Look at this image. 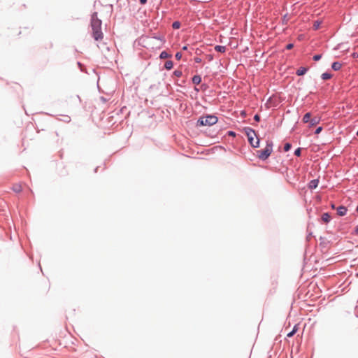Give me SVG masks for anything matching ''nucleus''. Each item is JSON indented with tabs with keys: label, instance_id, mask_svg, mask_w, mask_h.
Listing matches in <instances>:
<instances>
[{
	"label": "nucleus",
	"instance_id": "f257e3e1",
	"mask_svg": "<svg viewBox=\"0 0 358 358\" xmlns=\"http://www.w3.org/2000/svg\"><path fill=\"white\" fill-rule=\"evenodd\" d=\"M102 21L98 17V13L94 12L91 15L90 26L92 29V36L96 41H101L103 38V34L101 30Z\"/></svg>",
	"mask_w": 358,
	"mask_h": 358
},
{
	"label": "nucleus",
	"instance_id": "f03ea898",
	"mask_svg": "<svg viewBox=\"0 0 358 358\" xmlns=\"http://www.w3.org/2000/svg\"><path fill=\"white\" fill-rule=\"evenodd\" d=\"M243 131L246 135L248 141L251 147L257 148L260 146V138L258 137L257 132L254 129L250 127H245L243 129Z\"/></svg>",
	"mask_w": 358,
	"mask_h": 358
},
{
	"label": "nucleus",
	"instance_id": "7ed1b4c3",
	"mask_svg": "<svg viewBox=\"0 0 358 358\" xmlns=\"http://www.w3.org/2000/svg\"><path fill=\"white\" fill-rule=\"evenodd\" d=\"M218 122V117L214 114H206L200 116L196 122V127L213 126Z\"/></svg>",
	"mask_w": 358,
	"mask_h": 358
},
{
	"label": "nucleus",
	"instance_id": "20e7f679",
	"mask_svg": "<svg viewBox=\"0 0 358 358\" xmlns=\"http://www.w3.org/2000/svg\"><path fill=\"white\" fill-rule=\"evenodd\" d=\"M266 143V145L264 149L257 151V156L262 161H266V159H268L273 152V141L271 140L268 139Z\"/></svg>",
	"mask_w": 358,
	"mask_h": 358
},
{
	"label": "nucleus",
	"instance_id": "39448f33",
	"mask_svg": "<svg viewBox=\"0 0 358 358\" xmlns=\"http://www.w3.org/2000/svg\"><path fill=\"white\" fill-rule=\"evenodd\" d=\"M321 121V117L319 116H315L313 117H311L309 123H308V127L312 128L317 124H318Z\"/></svg>",
	"mask_w": 358,
	"mask_h": 358
},
{
	"label": "nucleus",
	"instance_id": "423d86ee",
	"mask_svg": "<svg viewBox=\"0 0 358 358\" xmlns=\"http://www.w3.org/2000/svg\"><path fill=\"white\" fill-rule=\"evenodd\" d=\"M319 182H320L319 178H316V179H313V180H310V182H308V187L311 190L315 189L317 187V186L319 185Z\"/></svg>",
	"mask_w": 358,
	"mask_h": 358
},
{
	"label": "nucleus",
	"instance_id": "0eeeda50",
	"mask_svg": "<svg viewBox=\"0 0 358 358\" xmlns=\"http://www.w3.org/2000/svg\"><path fill=\"white\" fill-rule=\"evenodd\" d=\"M309 70L308 66H301L296 71V75L298 76H304Z\"/></svg>",
	"mask_w": 358,
	"mask_h": 358
},
{
	"label": "nucleus",
	"instance_id": "6e6552de",
	"mask_svg": "<svg viewBox=\"0 0 358 358\" xmlns=\"http://www.w3.org/2000/svg\"><path fill=\"white\" fill-rule=\"evenodd\" d=\"M336 210L338 215L341 217L345 215L348 212L347 207L343 205L339 206Z\"/></svg>",
	"mask_w": 358,
	"mask_h": 358
},
{
	"label": "nucleus",
	"instance_id": "1a4fd4ad",
	"mask_svg": "<svg viewBox=\"0 0 358 358\" xmlns=\"http://www.w3.org/2000/svg\"><path fill=\"white\" fill-rule=\"evenodd\" d=\"M331 216L329 213H324L321 216V221L325 224L330 222Z\"/></svg>",
	"mask_w": 358,
	"mask_h": 358
},
{
	"label": "nucleus",
	"instance_id": "9d476101",
	"mask_svg": "<svg viewBox=\"0 0 358 358\" xmlns=\"http://www.w3.org/2000/svg\"><path fill=\"white\" fill-rule=\"evenodd\" d=\"M342 67V64L340 62L336 61L331 63V68L333 71H338Z\"/></svg>",
	"mask_w": 358,
	"mask_h": 358
},
{
	"label": "nucleus",
	"instance_id": "9b49d317",
	"mask_svg": "<svg viewBox=\"0 0 358 358\" xmlns=\"http://www.w3.org/2000/svg\"><path fill=\"white\" fill-rule=\"evenodd\" d=\"M320 77L322 80H327L332 78L333 74L329 71H327L324 73H322Z\"/></svg>",
	"mask_w": 358,
	"mask_h": 358
},
{
	"label": "nucleus",
	"instance_id": "f8f14e48",
	"mask_svg": "<svg viewBox=\"0 0 358 358\" xmlns=\"http://www.w3.org/2000/svg\"><path fill=\"white\" fill-rule=\"evenodd\" d=\"M151 38H154V39H156V40L160 41L161 43H162V45H163L166 42V38L162 35H159V34H153L152 35Z\"/></svg>",
	"mask_w": 358,
	"mask_h": 358
},
{
	"label": "nucleus",
	"instance_id": "ddd939ff",
	"mask_svg": "<svg viewBox=\"0 0 358 358\" xmlns=\"http://www.w3.org/2000/svg\"><path fill=\"white\" fill-rule=\"evenodd\" d=\"M192 81L194 85H199L202 81V78L200 75L196 74L192 78Z\"/></svg>",
	"mask_w": 358,
	"mask_h": 358
},
{
	"label": "nucleus",
	"instance_id": "4468645a",
	"mask_svg": "<svg viewBox=\"0 0 358 358\" xmlns=\"http://www.w3.org/2000/svg\"><path fill=\"white\" fill-rule=\"evenodd\" d=\"M172 57V55L171 53H169L166 50H163L160 54H159V58L160 59H166V58H171Z\"/></svg>",
	"mask_w": 358,
	"mask_h": 358
},
{
	"label": "nucleus",
	"instance_id": "2eb2a0df",
	"mask_svg": "<svg viewBox=\"0 0 358 358\" xmlns=\"http://www.w3.org/2000/svg\"><path fill=\"white\" fill-rule=\"evenodd\" d=\"M312 117V113L310 112H307L304 114V115L302 117V122L303 123H309L310 119Z\"/></svg>",
	"mask_w": 358,
	"mask_h": 358
},
{
	"label": "nucleus",
	"instance_id": "dca6fc26",
	"mask_svg": "<svg viewBox=\"0 0 358 358\" xmlns=\"http://www.w3.org/2000/svg\"><path fill=\"white\" fill-rule=\"evenodd\" d=\"M214 49L216 52H220V53H224L227 50V48L226 46L224 45H216L215 47H214Z\"/></svg>",
	"mask_w": 358,
	"mask_h": 358
},
{
	"label": "nucleus",
	"instance_id": "f3484780",
	"mask_svg": "<svg viewBox=\"0 0 358 358\" xmlns=\"http://www.w3.org/2000/svg\"><path fill=\"white\" fill-rule=\"evenodd\" d=\"M173 62L172 60H168L164 63V68L166 70L169 71L173 68Z\"/></svg>",
	"mask_w": 358,
	"mask_h": 358
},
{
	"label": "nucleus",
	"instance_id": "a211bd4d",
	"mask_svg": "<svg viewBox=\"0 0 358 358\" xmlns=\"http://www.w3.org/2000/svg\"><path fill=\"white\" fill-rule=\"evenodd\" d=\"M320 245L322 248H327V245L329 243V241H327V239L323 236L320 237Z\"/></svg>",
	"mask_w": 358,
	"mask_h": 358
},
{
	"label": "nucleus",
	"instance_id": "6ab92c4d",
	"mask_svg": "<svg viewBox=\"0 0 358 358\" xmlns=\"http://www.w3.org/2000/svg\"><path fill=\"white\" fill-rule=\"evenodd\" d=\"M298 324H295L294 327L292 328V331H290L287 334V336L289 338L292 337L298 331Z\"/></svg>",
	"mask_w": 358,
	"mask_h": 358
},
{
	"label": "nucleus",
	"instance_id": "aec40b11",
	"mask_svg": "<svg viewBox=\"0 0 358 358\" xmlns=\"http://www.w3.org/2000/svg\"><path fill=\"white\" fill-rule=\"evenodd\" d=\"M12 189H13V192H15L16 193H20V192H22V186L20 184H15L13 186Z\"/></svg>",
	"mask_w": 358,
	"mask_h": 358
},
{
	"label": "nucleus",
	"instance_id": "412c9836",
	"mask_svg": "<svg viewBox=\"0 0 358 358\" xmlns=\"http://www.w3.org/2000/svg\"><path fill=\"white\" fill-rule=\"evenodd\" d=\"M60 116H62L63 118L62 119H59L58 118L59 120L60 121H62L64 122H66V123H69L71 122V117L69 116V115H60Z\"/></svg>",
	"mask_w": 358,
	"mask_h": 358
},
{
	"label": "nucleus",
	"instance_id": "4be33fe9",
	"mask_svg": "<svg viewBox=\"0 0 358 358\" xmlns=\"http://www.w3.org/2000/svg\"><path fill=\"white\" fill-rule=\"evenodd\" d=\"M321 24H322L321 20H315L313 23V29L318 30L320 28Z\"/></svg>",
	"mask_w": 358,
	"mask_h": 358
},
{
	"label": "nucleus",
	"instance_id": "5701e85b",
	"mask_svg": "<svg viewBox=\"0 0 358 358\" xmlns=\"http://www.w3.org/2000/svg\"><path fill=\"white\" fill-rule=\"evenodd\" d=\"M180 27H181V23L180 21L176 20V21L173 22L172 28L173 29H178L180 28Z\"/></svg>",
	"mask_w": 358,
	"mask_h": 358
},
{
	"label": "nucleus",
	"instance_id": "b1692460",
	"mask_svg": "<svg viewBox=\"0 0 358 358\" xmlns=\"http://www.w3.org/2000/svg\"><path fill=\"white\" fill-rule=\"evenodd\" d=\"M77 65L80 71L87 73L86 68L83 64H82L80 62H77Z\"/></svg>",
	"mask_w": 358,
	"mask_h": 358
},
{
	"label": "nucleus",
	"instance_id": "393cba45",
	"mask_svg": "<svg viewBox=\"0 0 358 358\" xmlns=\"http://www.w3.org/2000/svg\"><path fill=\"white\" fill-rule=\"evenodd\" d=\"M292 145L289 142H287L284 144L283 150L285 152H288L291 150Z\"/></svg>",
	"mask_w": 358,
	"mask_h": 358
},
{
	"label": "nucleus",
	"instance_id": "a878e982",
	"mask_svg": "<svg viewBox=\"0 0 358 358\" xmlns=\"http://www.w3.org/2000/svg\"><path fill=\"white\" fill-rule=\"evenodd\" d=\"M287 16H288V13H285V14L282 16V19H281V24H282V25H286V24H287V22H288V18H287Z\"/></svg>",
	"mask_w": 358,
	"mask_h": 358
},
{
	"label": "nucleus",
	"instance_id": "bb28decb",
	"mask_svg": "<svg viewBox=\"0 0 358 358\" xmlns=\"http://www.w3.org/2000/svg\"><path fill=\"white\" fill-rule=\"evenodd\" d=\"M182 76V72L181 70L176 69L173 72L172 76L181 77Z\"/></svg>",
	"mask_w": 358,
	"mask_h": 358
},
{
	"label": "nucleus",
	"instance_id": "cd10ccee",
	"mask_svg": "<svg viewBox=\"0 0 358 358\" xmlns=\"http://www.w3.org/2000/svg\"><path fill=\"white\" fill-rule=\"evenodd\" d=\"M294 155L296 157H301V148H297L296 149H295V150L294 152Z\"/></svg>",
	"mask_w": 358,
	"mask_h": 358
},
{
	"label": "nucleus",
	"instance_id": "c85d7f7f",
	"mask_svg": "<svg viewBox=\"0 0 358 358\" xmlns=\"http://www.w3.org/2000/svg\"><path fill=\"white\" fill-rule=\"evenodd\" d=\"M322 55L321 54H316L313 57V59L315 62H318L321 59Z\"/></svg>",
	"mask_w": 358,
	"mask_h": 358
},
{
	"label": "nucleus",
	"instance_id": "c756f323",
	"mask_svg": "<svg viewBox=\"0 0 358 358\" xmlns=\"http://www.w3.org/2000/svg\"><path fill=\"white\" fill-rule=\"evenodd\" d=\"M227 136H231V137H236V133L234 131H231V130H229L227 132Z\"/></svg>",
	"mask_w": 358,
	"mask_h": 358
},
{
	"label": "nucleus",
	"instance_id": "7c9ffc66",
	"mask_svg": "<svg viewBox=\"0 0 358 358\" xmlns=\"http://www.w3.org/2000/svg\"><path fill=\"white\" fill-rule=\"evenodd\" d=\"M322 130H323V127H321V126L317 127L315 129V130L314 131V134L317 135V134H320Z\"/></svg>",
	"mask_w": 358,
	"mask_h": 358
},
{
	"label": "nucleus",
	"instance_id": "2f4dec72",
	"mask_svg": "<svg viewBox=\"0 0 358 358\" xmlns=\"http://www.w3.org/2000/svg\"><path fill=\"white\" fill-rule=\"evenodd\" d=\"M294 45L292 43H287L285 46V50H289L294 48Z\"/></svg>",
	"mask_w": 358,
	"mask_h": 358
},
{
	"label": "nucleus",
	"instance_id": "473e14b6",
	"mask_svg": "<svg viewBox=\"0 0 358 358\" xmlns=\"http://www.w3.org/2000/svg\"><path fill=\"white\" fill-rule=\"evenodd\" d=\"M271 99H272L271 97H269L266 103H265V108H267V109L270 108V107H271V103H270L271 101Z\"/></svg>",
	"mask_w": 358,
	"mask_h": 358
},
{
	"label": "nucleus",
	"instance_id": "72a5a7b5",
	"mask_svg": "<svg viewBox=\"0 0 358 358\" xmlns=\"http://www.w3.org/2000/svg\"><path fill=\"white\" fill-rule=\"evenodd\" d=\"M182 53L180 52H177L175 55V58L177 59V60H180L181 58H182Z\"/></svg>",
	"mask_w": 358,
	"mask_h": 358
},
{
	"label": "nucleus",
	"instance_id": "f704fd0d",
	"mask_svg": "<svg viewBox=\"0 0 358 358\" xmlns=\"http://www.w3.org/2000/svg\"><path fill=\"white\" fill-rule=\"evenodd\" d=\"M253 119L256 122H259L261 120V117L258 113H257L254 115Z\"/></svg>",
	"mask_w": 358,
	"mask_h": 358
},
{
	"label": "nucleus",
	"instance_id": "c9c22d12",
	"mask_svg": "<svg viewBox=\"0 0 358 358\" xmlns=\"http://www.w3.org/2000/svg\"><path fill=\"white\" fill-rule=\"evenodd\" d=\"M206 57L208 62H212L214 59V55L213 54H208Z\"/></svg>",
	"mask_w": 358,
	"mask_h": 358
},
{
	"label": "nucleus",
	"instance_id": "e433bc0d",
	"mask_svg": "<svg viewBox=\"0 0 358 358\" xmlns=\"http://www.w3.org/2000/svg\"><path fill=\"white\" fill-rule=\"evenodd\" d=\"M343 45V43H338V45H337L334 48V50H340V49H341V48H342Z\"/></svg>",
	"mask_w": 358,
	"mask_h": 358
},
{
	"label": "nucleus",
	"instance_id": "4c0bfd02",
	"mask_svg": "<svg viewBox=\"0 0 358 358\" xmlns=\"http://www.w3.org/2000/svg\"><path fill=\"white\" fill-rule=\"evenodd\" d=\"M241 115L243 117L247 116V112L245 110L241 111Z\"/></svg>",
	"mask_w": 358,
	"mask_h": 358
},
{
	"label": "nucleus",
	"instance_id": "58836bf2",
	"mask_svg": "<svg viewBox=\"0 0 358 358\" xmlns=\"http://www.w3.org/2000/svg\"><path fill=\"white\" fill-rule=\"evenodd\" d=\"M194 60L196 63H201L202 61L200 57H194Z\"/></svg>",
	"mask_w": 358,
	"mask_h": 358
},
{
	"label": "nucleus",
	"instance_id": "ea45409f",
	"mask_svg": "<svg viewBox=\"0 0 358 358\" xmlns=\"http://www.w3.org/2000/svg\"><path fill=\"white\" fill-rule=\"evenodd\" d=\"M147 2H148V0H139V3L141 5H145L147 3Z\"/></svg>",
	"mask_w": 358,
	"mask_h": 358
},
{
	"label": "nucleus",
	"instance_id": "a19ab883",
	"mask_svg": "<svg viewBox=\"0 0 358 358\" xmlns=\"http://www.w3.org/2000/svg\"><path fill=\"white\" fill-rule=\"evenodd\" d=\"M311 236H313V232H311V231H310V232H309V233H308V234L307 235V237H306L307 240H308V241H309V240H310V238Z\"/></svg>",
	"mask_w": 358,
	"mask_h": 358
},
{
	"label": "nucleus",
	"instance_id": "79ce46f5",
	"mask_svg": "<svg viewBox=\"0 0 358 358\" xmlns=\"http://www.w3.org/2000/svg\"><path fill=\"white\" fill-rule=\"evenodd\" d=\"M182 50H188V45H185L182 46Z\"/></svg>",
	"mask_w": 358,
	"mask_h": 358
},
{
	"label": "nucleus",
	"instance_id": "37998d69",
	"mask_svg": "<svg viewBox=\"0 0 358 358\" xmlns=\"http://www.w3.org/2000/svg\"><path fill=\"white\" fill-rule=\"evenodd\" d=\"M354 232L355 234H358V226H357L355 229H354Z\"/></svg>",
	"mask_w": 358,
	"mask_h": 358
},
{
	"label": "nucleus",
	"instance_id": "c03bdc74",
	"mask_svg": "<svg viewBox=\"0 0 358 358\" xmlns=\"http://www.w3.org/2000/svg\"><path fill=\"white\" fill-rule=\"evenodd\" d=\"M331 207L332 209H335L336 208V206H335L334 203H331Z\"/></svg>",
	"mask_w": 358,
	"mask_h": 358
},
{
	"label": "nucleus",
	"instance_id": "a18cd8bd",
	"mask_svg": "<svg viewBox=\"0 0 358 358\" xmlns=\"http://www.w3.org/2000/svg\"><path fill=\"white\" fill-rule=\"evenodd\" d=\"M352 56H353V57H358V55H357V53L354 52V53L352 54Z\"/></svg>",
	"mask_w": 358,
	"mask_h": 358
},
{
	"label": "nucleus",
	"instance_id": "49530a36",
	"mask_svg": "<svg viewBox=\"0 0 358 358\" xmlns=\"http://www.w3.org/2000/svg\"><path fill=\"white\" fill-rule=\"evenodd\" d=\"M98 169H99V166H96V167L94 169V173H96V172L98 171Z\"/></svg>",
	"mask_w": 358,
	"mask_h": 358
},
{
	"label": "nucleus",
	"instance_id": "de8ad7c7",
	"mask_svg": "<svg viewBox=\"0 0 358 358\" xmlns=\"http://www.w3.org/2000/svg\"><path fill=\"white\" fill-rule=\"evenodd\" d=\"M194 90L196 91V92L199 91V88H197L196 87H194Z\"/></svg>",
	"mask_w": 358,
	"mask_h": 358
},
{
	"label": "nucleus",
	"instance_id": "09e8293b",
	"mask_svg": "<svg viewBox=\"0 0 358 358\" xmlns=\"http://www.w3.org/2000/svg\"><path fill=\"white\" fill-rule=\"evenodd\" d=\"M273 106L275 107V106H278V103H273Z\"/></svg>",
	"mask_w": 358,
	"mask_h": 358
},
{
	"label": "nucleus",
	"instance_id": "8fccbe9b",
	"mask_svg": "<svg viewBox=\"0 0 358 358\" xmlns=\"http://www.w3.org/2000/svg\"><path fill=\"white\" fill-rule=\"evenodd\" d=\"M356 211L358 213V204H357V206L356 208Z\"/></svg>",
	"mask_w": 358,
	"mask_h": 358
},
{
	"label": "nucleus",
	"instance_id": "3c124183",
	"mask_svg": "<svg viewBox=\"0 0 358 358\" xmlns=\"http://www.w3.org/2000/svg\"><path fill=\"white\" fill-rule=\"evenodd\" d=\"M356 136H358V130L356 132Z\"/></svg>",
	"mask_w": 358,
	"mask_h": 358
}]
</instances>
